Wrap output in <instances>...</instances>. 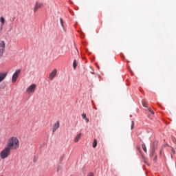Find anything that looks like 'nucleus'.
Returning <instances> with one entry per match:
<instances>
[{
  "label": "nucleus",
  "mask_w": 176,
  "mask_h": 176,
  "mask_svg": "<svg viewBox=\"0 0 176 176\" xmlns=\"http://www.w3.org/2000/svg\"><path fill=\"white\" fill-rule=\"evenodd\" d=\"M7 147L11 151L13 149H19L20 148V141L16 136L10 137L7 141Z\"/></svg>",
  "instance_id": "f257e3e1"
},
{
  "label": "nucleus",
  "mask_w": 176,
  "mask_h": 176,
  "mask_svg": "<svg viewBox=\"0 0 176 176\" xmlns=\"http://www.w3.org/2000/svg\"><path fill=\"white\" fill-rule=\"evenodd\" d=\"M12 152L11 148L8 147L7 146L0 152V157L3 159H7V157H9L10 156V153Z\"/></svg>",
  "instance_id": "f03ea898"
},
{
  "label": "nucleus",
  "mask_w": 176,
  "mask_h": 176,
  "mask_svg": "<svg viewBox=\"0 0 176 176\" xmlns=\"http://www.w3.org/2000/svg\"><path fill=\"white\" fill-rule=\"evenodd\" d=\"M20 72H21V70L18 69L14 73V74L12 75V83H15V82L17 80V79H19Z\"/></svg>",
  "instance_id": "7ed1b4c3"
},
{
  "label": "nucleus",
  "mask_w": 176,
  "mask_h": 176,
  "mask_svg": "<svg viewBox=\"0 0 176 176\" xmlns=\"http://www.w3.org/2000/svg\"><path fill=\"white\" fill-rule=\"evenodd\" d=\"M35 89H36V85L32 84L27 88L26 93L31 94V93H34L35 91Z\"/></svg>",
  "instance_id": "20e7f679"
},
{
  "label": "nucleus",
  "mask_w": 176,
  "mask_h": 176,
  "mask_svg": "<svg viewBox=\"0 0 176 176\" xmlns=\"http://www.w3.org/2000/svg\"><path fill=\"white\" fill-rule=\"evenodd\" d=\"M3 53H5V41H0V57L3 56Z\"/></svg>",
  "instance_id": "39448f33"
},
{
  "label": "nucleus",
  "mask_w": 176,
  "mask_h": 176,
  "mask_svg": "<svg viewBox=\"0 0 176 176\" xmlns=\"http://www.w3.org/2000/svg\"><path fill=\"white\" fill-rule=\"evenodd\" d=\"M42 6H43V3H42L39 1H36L35 3L34 8V13H36V12H38V10H39V9H41V8H42Z\"/></svg>",
  "instance_id": "423d86ee"
},
{
  "label": "nucleus",
  "mask_w": 176,
  "mask_h": 176,
  "mask_svg": "<svg viewBox=\"0 0 176 176\" xmlns=\"http://www.w3.org/2000/svg\"><path fill=\"white\" fill-rule=\"evenodd\" d=\"M57 76V69H54L53 71L50 73L49 74V79L50 80H53L54 79L55 76Z\"/></svg>",
  "instance_id": "0eeeda50"
},
{
  "label": "nucleus",
  "mask_w": 176,
  "mask_h": 176,
  "mask_svg": "<svg viewBox=\"0 0 176 176\" xmlns=\"http://www.w3.org/2000/svg\"><path fill=\"white\" fill-rule=\"evenodd\" d=\"M58 129H60V121H57L55 124L52 126V133H56Z\"/></svg>",
  "instance_id": "6e6552de"
},
{
  "label": "nucleus",
  "mask_w": 176,
  "mask_h": 176,
  "mask_svg": "<svg viewBox=\"0 0 176 176\" xmlns=\"http://www.w3.org/2000/svg\"><path fill=\"white\" fill-rule=\"evenodd\" d=\"M155 144L157 145V142L153 143V148H152V152H151V156H154V160H156L157 159V155H155V149H156V146H155Z\"/></svg>",
  "instance_id": "1a4fd4ad"
},
{
  "label": "nucleus",
  "mask_w": 176,
  "mask_h": 176,
  "mask_svg": "<svg viewBox=\"0 0 176 176\" xmlns=\"http://www.w3.org/2000/svg\"><path fill=\"white\" fill-rule=\"evenodd\" d=\"M8 74L0 72V83L6 79Z\"/></svg>",
  "instance_id": "9d476101"
},
{
  "label": "nucleus",
  "mask_w": 176,
  "mask_h": 176,
  "mask_svg": "<svg viewBox=\"0 0 176 176\" xmlns=\"http://www.w3.org/2000/svg\"><path fill=\"white\" fill-rule=\"evenodd\" d=\"M82 138V133H78L74 138V142H79L80 138Z\"/></svg>",
  "instance_id": "9b49d317"
},
{
  "label": "nucleus",
  "mask_w": 176,
  "mask_h": 176,
  "mask_svg": "<svg viewBox=\"0 0 176 176\" xmlns=\"http://www.w3.org/2000/svg\"><path fill=\"white\" fill-rule=\"evenodd\" d=\"M76 67H78V62L76 61V60H74L73 62L74 69H76Z\"/></svg>",
  "instance_id": "f8f14e48"
},
{
  "label": "nucleus",
  "mask_w": 176,
  "mask_h": 176,
  "mask_svg": "<svg viewBox=\"0 0 176 176\" xmlns=\"http://www.w3.org/2000/svg\"><path fill=\"white\" fill-rule=\"evenodd\" d=\"M142 104L143 107H144L145 108H146V107H148V103H146V100H143L142 101Z\"/></svg>",
  "instance_id": "ddd939ff"
},
{
  "label": "nucleus",
  "mask_w": 176,
  "mask_h": 176,
  "mask_svg": "<svg viewBox=\"0 0 176 176\" xmlns=\"http://www.w3.org/2000/svg\"><path fill=\"white\" fill-rule=\"evenodd\" d=\"M92 146H93V148H96L97 146V140L96 139L94 140V142H93Z\"/></svg>",
  "instance_id": "4468645a"
},
{
  "label": "nucleus",
  "mask_w": 176,
  "mask_h": 176,
  "mask_svg": "<svg viewBox=\"0 0 176 176\" xmlns=\"http://www.w3.org/2000/svg\"><path fill=\"white\" fill-rule=\"evenodd\" d=\"M0 20L2 25H3L5 24V18H3V16H1Z\"/></svg>",
  "instance_id": "2eb2a0df"
},
{
  "label": "nucleus",
  "mask_w": 176,
  "mask_h": 176,
  "mask_svg": "<svg viewBox=\"0 0 176 176\" xmlns=\"http://www.w3.org/2000/svg\"><path fill=\"white\" fill-rule=\"evenodd\" d=\"M142 147L143 151L144 152H146V146L144 144H142Z\"/></svg>",
  "instance_id": "dca6fc26"
},
{
  "label": "nucleus",
  "mask_w": 176,
  "mask_h": 176,
  "mask_svg": "<svg viewBox=\"0 0 176 176\" xmlns=\"http://www.w3.org/2000/svg\"><path fill=\"white\" fill-rule=\"evenodd\" d=\"M148 111L152 115H155V112L153 111V110L148 109Z\"/></svg>",
  "instance_id": "f3484780"
},
{
  "label": "nucleus",
  "mask_w": 176,
  "mask_h": 176,
  "mask_svg": "<svg viewBox=\"0 0 176 176\" xmlns=\"http://www.w3.org/2000/svg\"><path fill=\"white\" fill-rule=\"evenodd\" d=\"M133 129H134V121L131 122V130H133Z\"/></svg>",
  "instance_id": "a211bd4d"
},
{
  "label": "nucleus",
  "mask_w": 176,
  "mask_h": 176,
  "mask_svg": "<svg viewBox=\"0 0 176 176\" xmlns=\"http://www.w3.org/2000/svg\"><path fill=\"white\" fill-rule=\"evenodd\" d=\"M87 176H94V173L90 172Z\"/></svg>",
  "instance_id": "6ab92c4d"
},
{
  "label": "nucleus",
  "mask_w": 176,
  "mask_h": 176,
  "mask_svg": "<svg viewBox=\"0 0 176 176\" xmlns=\"http://www.w3.org/2000/svg\"><path fill=\"white\" fill-rule=\"evenodd\" d=\"M60 24H61L62 27H63L64 22L63 21V19L60 18Z\"/></svg>",
  "instance_id": "aec40b11"
},
{
  "label": "nucleus",
  "mask_w": 176,
  "mask_h": 176,
  "mask_svg": "<svg viewBox=\"0 0 176 176\" xmlns=\"http://www.w3.org/2000/svg\"><path fill=\"white\" fill-rule=\"evenodd\" d=\"M82 119H86L87 118V117H86V114H85V113H82Z\"/></svg>",
  "instance_id": "412c9836"
},
{
  "label": "nucleus",
  "mask_w": 176,
  "mask_h": 176,
  "mask_svg": "<svg viewBox=\"0 0 176 176\" xmlns=\"http://www.w3.org/2000/svg\"><path fill=\"white\" fill-rule=\"evenodd\" d=\"M172 153H173V155H175V151H174L173 148L172 149Z\"/></svg>",
  "instance_id": "4be33fe9"
},
{
  "label": "nucleus",
  "mask_w": 176,
  "mask_h": 176,
  "mask_svg": "<svg viewBox=\"0 0 176 176\" xmlns=\"http://www.w3.org/2000/svg\"><path fill=\"white\" fill-rule=\"evenodd\" d=\"M85 120H86L87 123H89V118H86Z\"/></svg>",
  "instance_id": "5701e85b"
},
{
  "label": "nucleus",
  "mask_w": 176,
  "mask_h": 176,
  "mask_svg": "<svg viewBox=\"0 0 176 176\" xmlns=\"http://www.w3.org/2000/svg\"><path fill=\"white\" fill-rule=\"evenodd\" d=\"M59 170H60V168H58L57 171H58Z\"/></svg>",
  "instance_id": "b1692460"
},
{
  "label": "nucleus",
  "mask_w": 176,
  "mask_h": 176,
  "mask_svg": "<svg viewBox=\"0 0 176 176\" xmlns=\"http://www.w3.org/2000/svg\"><path fill=\"white\" fill-rule=\"evenodd\" d=\"M95 109H97V107H95Z\"/></svg>",
  "instance_id": "393cba45"
}]
</instances>
